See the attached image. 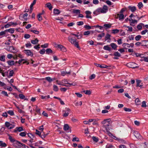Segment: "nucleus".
Returning a JSON list of instances; mask_svg holds the SVG:
<instances>
[{
	"label": "nucleus",
	"instance_id": "nucleus-62",
	"mask_svg": "<svg viewBox=\"0 0 148 148\" xmlns=\"http://www.w3.org/2000/svg\"><path fill=\"white\" fill-rule=\"evenodd\" d=\"M95 75L94 74H93L90 75V76L89 77V79H92L95 78Z\"/></svg>",
	"mask_w": 148,
	"mask_h": 148
},
{
	"label": "nucleus",
	"instance_id": "nucleus-41",
	"mask_svg": "<svg viewBox=\"0 0 148 148\" xmlns=\"http://www.w3.org/2000/svg\"><path fill=\"white\" fill-rule=\"evenodd\" d=\"M83 92L86 94L90 95L91 93V91L89 90H84Z\"/></svg>",
	"mask_w": 148,
	"mask_h": 148
},
{
	"label": "nucleus",
	"instance_id": "nucleus-32",
	"mask_svg": "<svg viewBox=\"0 0 148 148\" xmlns=\"http://www.w3.org/2000/svg\"><path fill=\"white\" fill-rule=\"evenodd\" d=\"M52 52V51L50 48L47 49L46 50V53L47 54H49Z\"/></svg>",
	"mask_w": 148,
	"mask_h": 148
},
{
	"label": "nucleus",
	"instance_id": "nucleus-58",
	"mask_svg": "<svg viewBox=\"0 0 148 148\" xmlns=\"http://www.w3.org/2000/svg\"><path fill=\"white\" fill-rule=\"evenodd\" d=\"M77 25L78 26L82 25L84 24V22L83 21H79L77 22Z\"/></svg>",
	"mask_w": 148,
	"mask_h": 148
},
{
	"label": "nucleus",
	"instance_id": "nucleus-50",
	"mask_svg": "<svg viewBox=\"0 0 148 148\" xmlns=\"http://www.w3.org/2000/svg\"><path fill=\"white\" fill-rule=\"evenodd\" d=\"M53 89L54 91H57L58 90V88L57 86L54 85L53 86Z\"/></svg>",
	"mask_w": 148,
	"mask_h": 148
},
{
	"label": "nucleus",
	"instance_id": "nucleus-3",
	"mask_svg": "<svg viewBox=\"0 0 148 148\" xmlns=\"http://www.w3.org/2000/svg\"><path fill=\"white\" fill-rule=\"evenodd\" d=\"M108 10V8L107 6L104 5L103 8H98L97 9V11L98 12V13H106Z\"/></svg>",
	"mask_w": 148,
	"mask_h": 148
},
{
	"label": "nucleus",
	"instance_id": "nucleus-10",
	"mask_svg": "<svg viewBox=\"0 0 148 148\" xmlns=\"http://www.w3.org/2000/svg\"><path fill=\"white\" fill-rule=\"evenodd\" d=\"M24 51L26 52V54L28 56H32L33 55V53L31 52L30 50H24Z\"/></svg>",
	"mask_w": 148,
	"mask_h": 148
},
{
	"label": "nucleus",
	"instance_id": "nucleus-34",
	"mask_svg": "<svg viewBox=\"0 0 148 148\" xmlns=\"http://www.w3.org/2000/svg\"><path fill=\"white\" fill-rule=\"evenodd\" d=\"M92 31H87L84 32V35L85 36L88 35L90 34L91 32Z\"/></svg>",
	"mask_w": 148,
	"mask_h": 148
},
{
	"label": "nucleus",
	"instance_id": "nucleus-20",
	"mask_svg": "<svg viewBox=\"0 0 148 148\" xmlns=\"http://www.w3.org/2000/svg\"><path fill=\"white\" fill-rule=\"evenodd\" d=\"M23 129L22 127H16V130L14 131L15 132H16V131H18V132H21L22 131H23Z\"/></svg>",
	"mask_w": 148,
	"mask_h": 148
},
{
	"label": "nucleus",
	"instance_id": "nucleus-55",
	"mask_svg": "<svg viewBox=\"0 0 148 148\" xmlns=\"http://www.w3.org/2000/svg\"><path fill=\"white\" fill-rule=\"evenodd\" d=\"M135 102L137 105H139L140 102V101L138 98H137L135 100Z\"/></svg>",
	"mask_w": 148,
	"mask_h": 148
},
{
	"label": "nucleus",
	"instance_id": "nucleus-14",
	"mask_svg": "<svg viewBox=\"0 0 148 148\" xmlns=\"http://www.w3.org/2000/svg\"><path fill=\"white\" fill-rule=\"evenodd\" d=\"M136 82L137 83L136 86H139L141 88H142V87L143 86V85H140V83L141 82V81L139 80H137L136 81Z\"/></svg>",
	"mask_w": 148,
	"mask_h": 148
},
{
	"label": "nucleus",
	"instance_id": "nucleus-8",
	"mask_svg": "<svg viewBox=\"0 0 148 148\" xmlns=\"http://www.w3.org/2000/svg\"><path fill=\"white\" fill-rule=\"evenodd\" d=\"M126 45H127V47L130 48V47H133L134 46V44L133 43H131L130 44L128 43H123L122 45L123 47H124L126 49Z\"/></svg>",
	"mask_w": 148,
	"mask_h": 148
},
{
	"label": "nucleus",
	"instance_id": "nucleus-38",
	"mask_svg": "<svg viewBox=\"0 0 148 148\" xmlns=\"http://www.w3.org/2000/svg\"><path fill=\"white\" fill-rule=\"evenodd\" d=\"M7 112L11 116H13L14 115V112L12 110H9Z\"/></svg>",
	"mask_w": 148,
	"mask_h": 148
},
{
	"label": "nucleus",
	"instance_id": "nucleus-47",
	"mask_svg": "<svg viewBox=\"0 0 148 148\" xmlns=\"http://www.w3.org/2000/svg\"><path fill=\"white\" fill-rule=\"evenodd\" d=\"M92 138L93 140L95 142H97L98 141V139L96 137L93 136Z\"/></svg>",
	"mask_w": 148,
	"mask_h": 148
},
{
	"label": "nucleus",
	"instance_id": "nucleus-16",
	"mask_svg": "<svg viewBox=\"0 0 148 148\" xmlns=\"http://www.w3.org/2000/svg\"><path fill=\"white\" fill-rule=\"evenodd\" d=\"M142 44V45L143 46H147L148 45V41L147 40H143L141 41Z\"/></svg>",
	"mask_w": 148,
	"mask_h": 148
},
{
	"label": "nucleus",
	"instance_id": "nucleus-36",
	"mask_svg": "<svg viewBox=\"0 0 148 148\" xmlns=\"http://www.w3.org/2000/svg\"><path fill=\"white\" fill-rule=\"evenodd\" d=\"M63 112H64V113L63 114V116L64 117H67L69 114V113L68 112H66V111L65 110H63L62 111Z\"/></svg>",
	"mask_w": 148,
	"mask_h": 148
},
{
	"label": "nucleus",
	"instance_id": "nucleus-45",
	"mask_svg": "<svg viewBox=\"0 0 148 148\" xmlns=\"http://www.w3.org/2000/svg\"><path fill=\"white\" fill-rule=\"evenodd\" d=\"M103 26L105 27L106 29L109 28L111 27V25L107 24H105L103 25Z\"/></svg>",
	"mask_w": 148,
	"mask_h": 148
},
{
	"label": "nucleus",
	"instance_id": "nucleus-35",
	"mask_svg": "<svg viewBox=\"0 0 148 148\" xmlns=\"http://www.w3.org/2000/svg\"><path fill=\"white\" fill-rule=\"evenodd\" d=\"M0 60L1 61L5 62V57L4 55L0 57Z\"/></svg>",
	"mask_w": 148,
	"mask_h": 148
},
{
	"label": "nucleus",
	"instance_id": "nucleus-31",
	"mask_svg": "<svg viewBox=\"0 0 148 148\" xmlns=\"http://www.w3.org/2000/svg\"><path fill=\"white\" fill-rule=\"evenodd\" d=\"M144 25V24L143 23H142L139 24L137 26V29H139V30H140L142 28V25Z\"/></svg>",
	"mask_w": 148,
	"mask_h": 148
},
{
	"label": "nucleus",
	"instance_id": "nucleus-26",
	"mask_svg": "<svg viewBox=\"0 0 148 148\" xmlns=\"http://www.w3.org/2000/svg\"><path fill=\"white\" fill-rule=\"evenodd\" d=\"M45 79L47 80L49 82H51L53 80V79L52 78L49 77H46L45 78Z\"/></svg>",
	"mask_w": 148,
	"mask_h": 148
},
{
	"label": "nucleus",
	"instance_id": "nucleus-64",
	"mask_svg": "<svg viewBox=\"0 0 148 148\" xmlns=\"http://www.w3.org/2000/svg\"><path fill=\"white\" fill-rule=\"evenodd\" d=\"M119 142L123 144H126V142L123 139H121L119 141Z\"/></svg>",
	"mask_w": 148,
	"mask_h": 148
},
{
	"label": "nucleus",
	"instance_id": "nucleus-28",
	"mask_svg": "<svg viewBox=\"0 0 148 148\" xmlns=\"http://www.w3.org/2000/svg\"><path fill=\"white\" fill-rule=\"evenodd\" d=\"M69 128V125L67 124H65L64 125V130L65 131H67L68 130Z\"/></svg>",
	"mask_w": 148,
	"mask_h": 148
},
{
	"label": "nucleus",
	"instance_id": "nucleus-30",
	"mask_svg": "<svg viewBox=\"0 0 148 148\" xmlns=\"http://www.w3.org/2000/svg\"><path fill=\"white\" fill-rule=\"evenodd\" d=\"M70 73H71V72L70 71H69L68 72H65L64 71L61 72V75L62 76H64L66 74H70Z\"/></svg>",
	"mask_w": 148,
	"mask_h": 148
},
{
	"label": "nucleus",
	"instance_id": "nucleus-4",
	"mask_svg": "<svg viewBox=\"0 0 148 148\" xmlns=\"http://www.w3.org/2000/svg\"><path fill=\"white\" fill-rule=\"evenodd\" d=\"M127 65L128 67L133 69H135L138 67V66H136L137 64L133 62L129 63L127 64Z\"/></svg>",
	"mask_w": 148,
	"mask_h": 148
},
{
	"label": "nucleus",
	"instance_id": "nucleus-24",
	"mask_svg": "<svg viewBox=\"0 0 148 148\" xmlns=\"http://www.w3.org/2000/svg\"><path fill=\"white\" fill-rule=\"evenodd\" d=\"M31 42L33 44H36L38 42V40L36 38L35 40H31Z\"/></svg>",
	"mask_w": 148,
	"mask_h": 148
},
{
	"label": "nucleus",
	"instance_id": "nucleus-29",
	"mask_svg": "<svg viewBox=\"0 0 148 148\" xmlns=\"http://www.w3.org/2000/svg\"><path fill=\"white\" fill-rule=\"evenodd\" d=\"M6 30H5L3 31H2L0 32V36H5L6 35Z\"/></svg>",
	"mask_w": 148,
	"mask_h": 148
},
{
	"label": "nucleus",
	"instance_id": "nucleus-59",
	"mask_svg": "<svg viewBox=\"0 0 148 148\" xmlns=\"http://www.w3.org/2000/svg\"><path fill=\"white\" fill-rule=\"evenodd\" d=\"M141 106L143 107H146L147 106L146 105V102L145 101H143L142 102V104Z\"/></svg>",
	"mask_w": 148,
	"mask_h": 148
},
{
	"label": "nucleus",
	"instance_id": "nucleus-19",
	"mask_svg": "<svg viewBox=\"0 0 148 148\" xmlns=\"http://www.w3.org/2000/svg\"><path fill=\"white\" fill-rule=\"evenodd\" d=\"M46 7L48 8L49 10H51L52 8V7L51 5V4L50 3H48L46 4Z\"/></svg>",
	"mask_w": 148,
	"mask_h": 148
},
{
	"label": "nucleus",
	"instance_id": "nucleus-15",
	"mask_svg": "<svg viewBox=\"0 0 148 148\" xmlns=\"http://www.w3.org/2000/svg\"><path fill=\"white\" fill-rule=\"evenodd\" d=\"M8 65L10 66H12L15 64V62L13 60H9L7 62Z\"/></svg>",
	"mask_w": 148,
	"mask_h": 148
},
{
	"label": "nucleus",
	"instance_id": "nucleus-44",
	"mask_svg": "<svg viewBox=\"0 0 148 148\" xmlns=\"http://www.w3.org/2000/svg\"><path fill=\"white\" fill-rule=\"evenodd\" d=\"M105 35V34L104 33H102L101 34H99L98 35V38H99V39H100L101 38L103 37Z\"/></svg>",
	"mask_w": 148,
	"mask_h": 148
},
{
	"label": "nucleus",
	"instance_id": "nucleus-13",
	"mask_svg": "<svg viewBox=\"0 0 148 148\" xmlns=\"http://www.w3.org/2000/svg\"><path fill=\"white\" fill-rule=\"evenodd\" d=\"M72 12L75 14H79L80 13V10H76L75 9H72Z\"/></svg>",
	"mask_w": 148,
	"mask_h": 148
},
{
	"label": "nucleus",
	"instance_id": "nucleus-1",
	"mask_svg": "<svg viewBox=\"0 0 148 148\" xmlns=\"http://www.w3.org/2000/svg\"><path fill=\"white\" fill-rule=\"evenodd\" d=\"M68 40L72 44L74 45L75 47L78 48H79L78 42L76 41V40L73 39V37L71 35L68 37Z\"/></svg>",
	"mask_w": 148,
	"mask_h": 148
},
{
	"label": "nucleus",
	"instance_id": "nucleus-43",
	"mask_svg": "<svg viewBox=\"0 0 148 148\" xmlns=\"http://www.w3.org/2000/svg\"><path fill=\"white\" fill-rule=\"evenodd\" d=\"M31 31L37 34H38L39 33V31L36 30H31Z\"/></svg>",
	"mask_w": 148,
	"mask_h": 148
},
{
	"label": "nucleus",
	"instance_id": "nucleus-21",
	"mask_svg": "<svg viewBox=\"0 0 148 148\" xmlns=\"http://www.w3.org/2000/svg\"><path fill=\"white\" fill-rule=\"evenodd\" d=\"M110 46L114 50L116 49L117 47V46L114 43H112L110 45Z\"/></svg>",
	"mask_w": 148,
	"mask_h": 148
},
{
	"label": "nucleus",
	"instance_id": "nucleus-54",
	"mask_svg": "<svg viewBox=\"0 0 148 148\" xmlns=\"http://www.w3.org/2000/svg\"><path fill=\"white\" fill-rule=\"evenodd\" d=\"M18 146L20 147L23 146L25 148H29V147L27 146H25L24 144H22L20 143L19 144V145H18Z\"/></svg>",
	"mask_w": 148,
	"mask_h": 148
},
{
	"label": "nucleus",
	"instance_id": "nucleus-9",
	"mask_svg": "<svg viewBox=\"0 0 148 148\" xmlns=\"http://www.w3.org/2000/svg\"><path fill=\"white\" fill-rule=\"evenodd\" d=\"M134 135L138 139H140L141 138V136L137 131H134Z\"/></svg>",
	"mask_w": 148,
	"mask_h": 148
},
{
	"label": "nucleus",
	"instance_id": "nucleus-17",
	"mask_svg": "<svg viewBox=\"0 0 148 148\" xmlns=\"http://www.w3.org/2000/svg\"><path fill=\"white\" fill-rule=\"evenodd\" d=\"M5 126L7 127L8 128L10 129H12V127H10V126L11 125V124H10V123L8 122H6L5 123Z\"/></svg>",
	"mask_w": 148,
	"mask_h": 148
},
{
	"label": "nucleus",
	"instance_id": "nucleus-40",
	"mask_svg": "<svg viewBox=\"0 0 148 148\" xmlns=\"http://www.w3.org/2000/svg\"><path fill=\"white\" fill-rule=\"evenodd\" d=\"M124 26L128 28V29L127 30V31L132 32V31L133 28L132 27L126 26V25H124Z\"/></svg>",
	"mask_w": 148,
	"mask_h": 148
},
{
	"label": "nucleus",
	"instance_id": "nucleus-57",
	"mask_svg": "<svg viewBox=\"0 0 148 148\" xmlns=\"http://www.w3.org/2000/svg\"><path fill=\"white\" fill-rule=\"evenodd\" d=\"M62 83H63L67 84H69V83H68V81L66 79H64L62 81Z\"/></svg>",
	"mask_w": 148,
	"mask_h": 148
},
{
	"label": "nucleus",
	"instance_id": "nucleus-61",
	"mask_svg": "<svg viewBox=\"0 0 148 148\" xmlns=\"http://www.w3.org/2000/svg\"><path fill=\"white\" fill-rule=\"evenodd\" d=\"M124 110L126 112H131L132 111V110L131 109L129 108H124Z\"/></svg>",
	"mask_w": 148,
	"mask_h": 148
},
{
	"label": "nucleus",
	"instance_id": "nucleus-2",
	"mask_svg": "<svg viewBox=\"0 0 148 148\" xmlns=\"http://www.w3.org/2000/svg\"><path fill=\"white\" fill-rule=\"evenodd\" d=\"M9 139L12 143H13V145L15 147H17V145H19V144L20 143V142L17 141L15 140L14 138H13L11 136L9 135Z\"/></svg>",
	"mask_w": 148,
	"mask_h": 148
},
{
	"label": "nucleus",
	"instance_id": "nucleus-5",
	"mask_svg": "<svg viewBox=\"0 0 148 148\" xmlns=\"http://www.w3.org/2000/svg\"><path fill=\"white\" fill-rule=\"evenodd\" d=\"M6 50L9 51H10L12 53H15L16 52V50L15 49V47L13 46H10L8 49H7Z\"/></svg>",
	"mask_w": 148,
	"mask_h": 148
},
{
	"label": "nucleus",
	"instance_id": "nucleus-12",
	"mask_svg": "<svg viewBox=\"0 0 148 148\" xmlns=\"http://www.w3.org/2000/svg\"><path fill=\"white\" fill-rule=\"evenodd\" d=\"M128 8L132 12H134L136 10V8L135 6H128Z\"/></svg>",
	"mask_w": 148,
	"mask_h": 148
},
{
	"label": "nucleus",
	"instance_id": "nucleus-37",
	"mask_svg": "<svg viewBox=\"0 0 148 148\" xmlns=\"http://www.w3.org/2000/svg\"><path fill=\"white\" fill-rule=\"evenodd\" d=\"M14 73V72L13 70L10 71L9 73V75L8 76V78H10V77L12 76Z\"/></svg>",
	"mask_w": 148,
	"mask_h": 148
},
{
	"label": "nucleus",
	"instance_id": "nucleus-51",
	"mask_svg": "<svg viewBox=\"0 0 148 148\" xmlns=\"http://www.w3.org/2000/svg\"><path fill=\"white\" fill-rule=\"evenodd\" d=\"M84 27L87 29L89 30L91 29V27L89 25H86L84 26Z\"/></svg>",
	"mask_w": 148,
	"mask_h": 148
},
{
	"label": "nucleus",
	"instance_id": "nucleus-39",
	"mask_svg": "<svg viewBox=\"0 0 148 148\" xmlns=\"http://www.w3.org/2000/svg\"><path fill=\"white\" fill-rule=\"evenodd\" d=\"M141 36L140 35H138L136 36L135 38V40L136 41H139L141 38Z\"/></svg>",
	"mask_w": 148,
	"mask_h": 148
},
{
	"label": "nucleus",
	"instance_id": "nucleus-52",
	"mask_svg": "<svg viewBox=\"0 0 148 148\" xmlns=\"http://www.w3.org/2000/svg\"><path fill=\"white\" fill-rule=\"evenodd\" d=\"M45 50L43 49H42L40 50L39 51V52L40 54H44L45 53Z\"/></svg>",
	"mask_w": 148,
	"mask_h": 148
},
{
	"label": "nucleus",
	"instance_id": "nucleus-46",
	"mask_svg": "<svg viewBox=\"0 0 148 148\" xmlns=\"http://www.w3.org/2000/svg\"><path fill=\"white\" fill-rule=\"evenodd\" d=\"M103 127L106 128V130H108V127L110 126V123H108L107 124H106L105 125H103Z\"/></svg>",
	"mask_w": 148,
	"mask_h": 148
},
{
	"label": "nucleus",
	"instance_id": "nucleus-7",
	"mask_svg": "<svg viewBox=\"0 0 148 148\" xmlns=\"http://www.w3.org/2000/svg\"><path fill=\"white\" fill-rule=\"evenodd\" d=\"M117 16L119 18V20H122L124 19L125 18V16L123 14L119 13L117 14ZM126 16L125 15V17Z\"/></svg>",
	"mask_w": 148,
	"mask_h": 148
},
{
	"label": "nucleus",
	"instance_id": "nucleus-42",
	"mask_svg": "<svg viewBox=\"0 0 148 148\" xmlns=\"http://www.w3.org/2000/svg\"><path fill=\"white\" fill-rule=\"evenodd\" d=\"M143 6V5L141 2H140L138 3V7L139 9H140Z\"/></svg>",
	"mask_w": 148,
	"mask_h": 148
},
{
	"label": "nucleus",
	"instance_id": "nucleus-25",
	"mask_svg": "<svg viewBox=\"0 0 148 148\" xmlns=\"http://www.w3.org/2000/svg\"><path fill=\"white\" fill-rule=\"evenodd\" d=\"M53 12L55 14L58 15L60 14V12L59 10L57 9H54L53 10Z\"/></svg>",
	"mask_w": 148,
	"mask_h": 148
},
{
	"label": "nucleus",
	"instance_id": "nucleus-49",
	"mask_svg": "<svg viewBox=\"0 0 148 148\" xmlns=\"http://www.w3.org/2000/svg\"><path fill=\"white\" fill-rule=\"evenodd\" d=\"M26 132H22L19 134V135L22 136H25L26 135Z\"/></svg>",
	"mask_w": 148,
	"mask_h": 148
},
{
	"label": "nucleus",
	"instance_id": "nucleus-27",
	"mask_svg": "<svg viewBox=\"0 0 148 148\" xmlns=\"http://www.w3.org/2000/svg\"><path fill=\"white\" fill-rule=\"evenodd\" d=\"M5 30L6 31V32H9L11 34L14 33V29L13 28H10L8 29H6Z\"/></svg>",
	"mask_w": 148,
	"mask_h": 148
},
{
	"label": "nucleus",
	"instance_id": "nucleus-60",
	"mask_svg": "<svg viewBox=\"0 0 148 148\" xmlns=\"http://www.w3.org/2000/svg\"><path fill=\"white\" fill-rule=\"evenodd\" d=\"M72 141L73 142L75 141L79 142V139L77 137L73 138L72 139Z\"/></svg>",
	"mask_w": 148,
	"mask_h": 148
},
{
	"label": "nucleus",
	"instance_id": "nucleus-56",
	"mask_svg": "<svg viewBox=\"0 0 148 148\" xmlns=\"http://www.w3.org/2000/svg\"><path fill=\"white\" fill-rule=\"evenodd\" d=\"M127 9L126 8H122L119 12V13L123 14L124 12Z\"/></svg>",
	"mask_w": 148,
	"mask_h": 148
},
{
	"label": "nucleus",
	"instance_id": "nucleus-6",
	"mask_svg": "<svg viewBox=\"0 0 148 148\" xmlns=\"http://www.w3.org/2000/svg\"><path fill=\"white\" fill-rule=\"evenodd\" d=\"M139 148H148V142H146L140 144L138 146Z\"/></svg>",
	"mask_w": 148,
	"mask_h": 148
},
{
	"label": "nucleus",
	"instance_id": "nucleus-33",
	"mask_svg": "<svg viewBox=\"0 0 148 148\" xmlns=\"http://www.w3.org/2000/svg\"><path fill=\"white\" fill-rule=\"evenodd\" d=\"M110 36L111 35H110L108 34H107L105 37V40H107L108 39L110 40Z\"/></svg>",
	"mask_w": 148,
	"mask_h": 148
},
{
	"label": "nucleus",
	"instance_id": "nucleus-23",
	"mask_svg": "<svg viewBox=\"0 0 148 148\" xmlns=\"http://www.w3.org/2000/svg\"><path fill=\"white\" fill-rule=\"evenodd\" d=\"M103 49L106 50L110 51L111 50V48L108 45L105 46L103 47Z\"/></svg>",
	"mask_w": 148,
	"mask_h": 148
},
{
	"label": "nucleus",
	"instance_id": "nucleus-48",
	"mask_svg": "<svg viewBox=\"0 0 148 148\" xmlns=\"http://www.w3.org/2000/svg\"><path fill=\"white\" fill-rule=\"evenodd\" d=\"M119 30L117 29H114L112 30V33L113 34H116L119 33Z\"/></svg>",
	"mask_w": 148,
	"mask_h": 148
},
{
	"label": "nucleus",
	"instance_id": "nucleus-11",
	"mask_svg": "<svg viewBox=\"0 0 148 148\" xmlns=\"http://www.w3.org/2000/svg\"><path fill=\"white\" fill-rule=\"evenodd\" d=\"M94 64L97 67H99L101 68H108V66L104 65L103 66L101 65L100 64H98L97 63H95Z\"/></svg>",
	"mask_w": 148,
	"mask_h": 148
},
{
	"label": "nucleus",
	"instance_id": "nucleus-63",
	"mask_svg": "<svg viewBox=\"0 0 148 148\" xmlns=\"http://www.w3.org/2000/svg\"><path fill=\"white\" fill-rule=\"evenodd\" d=\"M28 136L30 138H35V136L33 135L32 134L29 133L28 134Z\"/></svg>",
	"mask_w": 148,
	"mask_h": 148
},
{
	"label": "nucleus",
	"instance_id": "nucleus-22",
	"mask_svg": "<svg viewBox=\"0 0 148 148\" xmlns=\"http://www.w3.org/2000/svg\"><path fill=\"white\" fill-rule=\"evenodd\" d=\"M42 15V13H39L38 14V19L39 21H41L42 20V17L41 16Z\"/></svg>",
	"mask_w": 148,
	"mask_h": 148
},
{
	"label": "nucleus",
	"instance_id": "nucleus-53",
	"mask_svg": "<svg viewBox=\"0 0 148 148\" xmlns=\"http://www.w3.org/2000/svg\"><path fill=\"white\" fill-rule=\"evenodd\" d=\"M114 55L116 56L120 57L121 55L118 52H115L114 53Z\"/></svg>",
	"mask_w": 148,
	"mask_h": 148
},
{
	"label": "nucleus",
	"instance_id": "nucleus-18",
	"mask_svg": "<svg viewBox=\"0 0 148 148\" xmlns=\"http://www.w3.org/2000/svg\"><path fill=\"white\" fill-rule=\"evenodd\" d=\"M19 96L20 98L22 99H24L25 100H27L28 99L27 98L25 97V96L23 94H20L19 95Z\"/></svg>",
	"mask_w": 148,
	"mask_h": 148
}]
</instances>
